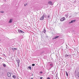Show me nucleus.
<instances>
[{
	"mask_svg": "<svg viewBox=\"0 0 79 79\" xmlns=\"http://www.w3.org/2000/svg\"><path fill=\"white\" fill-rule=\"evenodd\" d=\"M25 6H26V4L24 5Z\"/></svg>",
	"mask_w": 79,
	"mask_h": 79,
	"instance_id": "obj_25",
	"label": "nucleus"
},
{
	"mask_svg": "<svg viewBox=\"0 0 79 79\" xmlns=\"http://www.w3.org/2000/svg\"><path fill=\"white\" fill-rule=\"evenodd\" d=\"M13 77V78H16V76H15V75H13L12 76Z\"/></svg>",
	"mask_w": 79,
	"mask_h": 79,
	"instance_id": "obj_14",
	"label": "nucleus"
},
{
	"mask_svg": "<svg viewBox=\"0 0 79 79\" xmlns=\"http://www.w3.org/2000/svg\"><path fill=\"white\" fill-rule=\"evenodd\" d=\"M44 32H45V30H44Z\"/></svg>",
	"mask_w": 79,
	"mask_h": 79,
	"instance_id": "obj_24",
	"label": "nucleus"
},
{
	"mask_svg": "<svg viewBox=\"0 0 79 79\" xmlns=\"http://www.w3.org/2000/svg\"><path fill=\"white\" fill-rule=\"evenodd\" d=\"M3 67H6V64H3Z\"/></svg>",
	"mask_w": 79,
	"mask_h": 79,
	"instance_id": "obj_11",
	"label": "nucleus"
},
{
	"mask_svg": "<svg viewBox=\"0 0 79 79\" xmlns=\"http://www.w3.org/2000/svg\"><path fill=\"white\" fill-rule=\"evenodd\" d=\"M12 49L13 50H14V51L16 50H16H18V49H17V48H12Z\"/></svg>",
	"mask_w": 79,
	"mask_h": 79,
	"instance_id": "obj_9",
	"label": "nucleus"
},
{
	"mask_svg": "<svg viewBox=\"0 0 79 79\" xmlns=\"http://www.w3.org/2000/svg\"><path fill=\"white\" fill-rule=\"evenodd\" d=\"M26 5H27V4H26Z\"/></svg>",
	"mask_w": 79,
	"mask_h": 79,
	"instance_id": "obj_26",
	"label": "nucleus"
},
{
	"mask_svg": "<svg viewBox=\"0 0 79 79\" xmlns=\"http://www.w3.org/2000/svg\"><path fill=\"white\" fill-rule=\"evenodd\" d=\"M16 62H17V63L18 64V65L19 66V63L20 62V60H19L18 59H16Z\"/></svg>",
	"mask_w": 79,
	"mask_h": 79,
	"instance_id": "obj_1",
	"label": "nucleus"
},
{
	"mask_svg": "<svg viewBox=\"0 0 79 79\" xmlns=\"http://www.w3.org/2000/svg\"><path fill=\"white\" fill-rule=\"evenodd\" d=\"M31 79H33V78H31Z\"/></svg>",
	"mask_w": 79,
	"mask_h": 79,
	"instance_id": "obj_27",
	"label": "nucleus"
},
{
	"mask_svg": "<svg viewBox=\"0 0 79 79\" xmlns=\"http://www.w3.org/2000/svg\"><path fill=\"white\" fill-rule=\"evenodd\" d=\"M0 12H1V13H4V12L2 11H1Z\"/></svg>",
	"mask_w": 79,
	"mask_h": 79,
	"instance_id": "obj_17",
	"label": "nucleus"
},
{
	"mask_svg": "<svg viewBox=\"0 0 79 79\" xmlns=\"http://www.w3.org/2000/svg\"><path fill=\"white\" fill-rule=\"evenodd\" d=\"M44 16L43 15L42 17H41L40 20H44Z\"/></svg>",
	"mask_w": 79,
	"mask_h": 79,
	"instance_id": "obj_6",
	"label": "nucleus"
},
{
	"mask_svg": "<svg viewBox=\"0 0 79 79\" xmlns=\"http://www.w3.org/2000/svg\"><path fill=\"white\" fill-rule=\"evenodd\" d=\"M69 56V55H65V57H68Z\"/></svg>",
	"mask_w": 79,
	"mask_h": 79,
	"instance_id": "obj_12",
	"label": "nucleus"
},
{
	"mask_svg": "<svg viewBox=\"0 0 79 79\" xmlns=\"http://www.w3.org/2000/svg\"><path fill=\"white\" fill-rule=\"evenodd\" d=\"M9 23H12V20H11V19H10Z\"/></svg>",
	"mask_w": 79,
	"mask_h": 79,
	"instance_id": "obj_10",
	"label": "nucleus"
},
{
	"mask_svg": "<svg viewBox=\"0 0 79 79\" xmlns=\"http://www.w3.org/2000/svg\"><path fill=\"white\" fill-rule=\"evenodd\" d=\"M66 19L64 18V17H63L61 18L60 19V21H64Z\"/></svg>",
	"mask_w": 79,
	"mask_h": 79,
	"instance_id": "obj_2",
	"label": "nucleus"
},
{
	"mask_svg": "<svg viewBox=\"0 0 79 79\" xmlns=\"http://www.w3.org/2000/svg\"><path fill=\"white\" fill-rule=\"evenodd\" d=\"M40 79H43V77H40Z\"/></svg>",
	"mask_w": 79,
	"mask_h": 79,
	"instance_id": "obj_19",
	"label": "nucleus"
},
{
	"mask_svg": "<svg viewBox=\"0 0 79 79\" xmlns=\"http://www.w3.org/2000/svg\"><path fill=\"white\" fill-rule=\"evenodd\" d=\"M60 37L59 36H56L54 38H53L52 39L53 40L54 39H57V38H58Z\"/></svg>",
	"mask_w": 79,
	"mask_h": 79,
	"instance_id": "obj_7",
	"label": "nucleus"
},
{
	"mask_svg": "<svg viewBox=\"0 0 79 79\" xmlns=\"http://www.w3.org/2000/svg\"><path fill=\"white\" fill-rule=\"evenodd\" d=\"M47 79H50V78L49 77H48L47 78Z\"/></svg>",
	"mask_w": 79,
	"mask_h": 79,
	"instance_id": "obj_21",
	"label": "nucleus"
},
{
	"mask_svg": "<svg viewBox=\"0 0 79 79\" xmlns=\"http://www.w3.org/2000/svg\"><path fill=\"white\" fill-rule=\"evenodd\" d=\"M40 74H42V72H40Z\"/></svg>",
	"mask_w": 79,
	"mask_h": 79,
	"instance_id": "obj_22",
	"label": "nucleus"
},
{
	"mask_svg": "<svg viewBox=\"0 0 79 79\" xmlns=\"http://www.w3.org/2000/svg\"><path fill=\"white\" fill-rule=\"evenodd\" d=\"M52 65H53L52 64H50V66H52Z\"/></svg>",
	"mask_w": 79,
	"mask_h": 79,
	"instance_id": "obj_23",
	"label": "nucleus"
},
{
	"mask_svg": "<svg viewBox=\"0 0 79 79\" xmlns=\"http://www.w3.org/2000/svg\"><path fill=\"white\" fill-rule=\"evenodd\" d=\"M35 65V64H32V66H34Z\"/></svg>",
	"mask_w": 79,
	"mask_h": 79,
	"instance_id": "obj_16",
	"label": "nucleus"
},
{
	"mask_svg": "<svg viewBox=\"0 0 79 79\" xmlns=\"http://www.w3.org/2000/svg\"><path fill=\"white\" fill-rule=\"evenodd\" d=\"M48 3H49V4H50V5H52V4H53L52 1H49Z\"/></svg>",
	"mask_w": 79,
	"mask_h": 79,
	"instance_id": "obj_8",
	"label": "nucleus"
},
{
	"mask_svg": "<svg viewBox=\"0 0 79 79\" xmlns=\"http://www.w3.org/2000/svg\"><path fill=\"white\" fill-rule=\"evenodd\" d=\"M48 18H50V16L48 15Z\"/></svg>",
	"mask_w": 79,
	"mask_h": 79,
	"instance_id": "obj_20",
	"label": "nucleus"
},
{
	"mask_svg": "<svg viewBox=\"0 0 79 79\" xmlns=\"http://www.w3.org/2000/svg\"><path fill=\"white\" fill-rule=\"evenodd\" d=\"M78 77H79V73L78 74Z\"/></svg>",
	"mask_w": 79,
	"mask_h": 79,
	"instance_id": "obj_18",
	"label": "nucleus"
},
{
	"mask_svg": "<svg viewBox=\"0 0 79 79\" xmlns=\"http://www.w3.org/2000/svg\"><path fill=\"white\" fill-rule=\"evenodd\" d=\"M7 76L8 77H11V73L10 72H8L7 73Z\"/></svg>",
	"mask_w": 79,
	"mask_h": 79,
	"instance_id": "obj_5",
	"label": "nucleus"
},
{
	"mask_svg": "<svg viewBox=\"0 0 79 79\" xmlns=\"http://www.w3.org/2000/svg\"><path fill=\"white\" fill-rule=\"evenodd\" d=\"M75 21H76V20H72L71 22H69V23H70V24H71V23H74Z\"/></svg>",
	"mask_w": 79,
	"mask_h": 79,
	"instance_id": "obj_4",
	"label": "nucleus"
},
{
	"mask_svg": "<svg viewBox=\"0 0 79 79\" xmlns=\"http://www.w3.org/2000/svg\"><path fill=\"white\" fill-rule=\"evenodd\" d=\"M66 75L67 76H68V73H67V72H66Z\"/></svg>",
	"mask_w": 79,
	"mask_h": 79,
	"instance_id": "obj_15",
	"label": "nucleus"
},
{
	"mask_svg": "<svg viewBox=\"0 0 79 79\" xmlns=\"http://www.w3.org/2000/svg\"><path fill=\"white\" fill-rule=\"evenodd\" d=\"M28 68L29 69H30V70H31V68L30 66L28 67Z\"/></svg>",
	"mask_w": 79,
	"mask_h": 79,
	"instance_id": "obj_13",
	"label": "nucleus"
},
{
	"mask_svg": "<svg viewBox=\"0 0 79 79\" xmlns=\"http://www.w3.org/2000/svg\"><path fill=\"white\" fill-rule=\"evenodd\" d=\"M18 31L19 33H24V32L22 31L21 30H18Z\"/></svg>",
	"mask_w": 79,
	"mask_h": 79,
	"instance_id": "obj_3",
	"label": "nucleus"
}]
</instances>
